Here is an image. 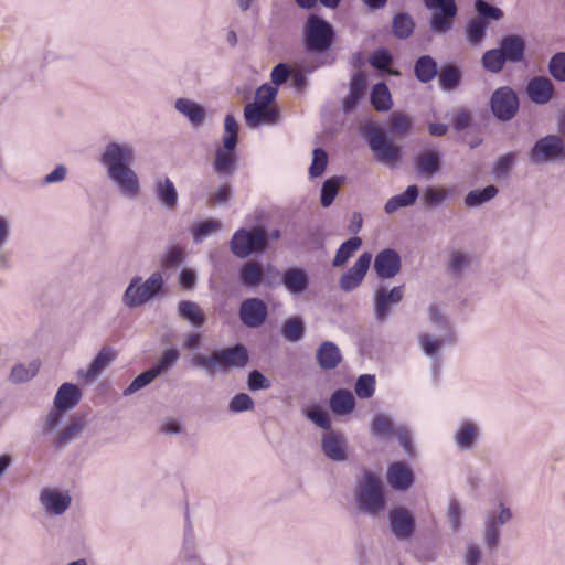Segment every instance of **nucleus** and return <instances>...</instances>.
I'll use <instances>...</instances> for the list:
<instances>
[{
    "mask_svg": "<svg viewBox=\"0 0 565 565\" xmlns=\"http://www.w3.org/2000/svg\"><path fill=\"white\" fill-rule=\"evenodd\" d=\"M134 160L132 146L118 141H109L99 157V163L105 168L108 179L128 199H135L140 191L139 178L131 168Z\"/></svg>",
    "mask_w": 565,
    "mask_h": 565,
    "instance_id": "1",
    "label": "nucleus"
},
{
    "mask_svg": "<svg viewBox=\"0 0 565 565\" xmlns=\"http://www.w3.org/2000/svg\"><path fill=\"white\" fill-rule=\"evenodd\" d=\"M355 502L361 512L370 516H377L385 509L386 499L380 477L363 469L356 478L354 489Z\"/></svg>",
    "mask_w": 565,
    "mask_h": 565,
    "instance_id": "2",
    "label": "nucleus"
},
{
    "mask_svg": "<svg viewBox=\"0 0 565 565\" xmlns=\"http://www.w3.org/2000/svg\"><path fill=\"white\" fill-rule=\"evenodd\" d=\"M247 349L237 343L233 347L221 349L211 355L194 354L191 360V366L203 370L207 375L213 376L216 369L226 372L227 369H242L248 363Z\"/></svg>",
    "mask_w": 565,
    "mask_h": 565,
    "instance_id": "3",
    "label": "nucleus"
},
{
    "mask_svg": "<svg viewBox=\"0 0 565 565\" xmlns=\"http://www.w3.org/2000/svg\"><path fill=\"white\" fill-rule=\"evenodd\" d=\"M335 39L334 28L317 14H310L303 25V46L310 54L321 55L330 51Z\"/></svg>",
    "mask_w": 565,
    "mask_h": 565,
    "instance_id": "4",
    "label": "nucleus"
},
{
    "mask_svg": "<svg viewBox=\"0 0 565 565\" xmlns=\"http://www.w3.org/2000/svg\"><path fill=\"white\" fill-rule=\"evenodd\" d=\"M81 390L72 383H63L54 397V406L45 416L42 424V434L51 435L64 420V413L73 409L81 401Z\"/></svg>",
    "mask_w": 565,
    "mask_h": 565,
    "instance_id": "5",
    "label": "nucleus"
},
{
    "mask_svg": "<svg viewBox=\"0 0 565 565\" xmlns=\"http://www.w3.org/2000/svg\"><path fill=\"white\" fill-rule=\"evenodd\" d=\"M164 281L161 273H153L146 281L135 276L127 286L122 302L129 309L141 307L153 299L163 288Z\"/></svg>",
    "mask_w": 565,
    "mask_h": 565,
    "instance_id": "6",
    "label": "nucleus"
},
{
    "mask_svg": "<svg viewBox=\"0 0 565 565\" xmlns=\"http://www.w3.org/2000/svg\"><path fill=\"white\" fill-rule=\"evenodd\" d=\"M362 135L379 162L392 164L399 159L401 147L390 140L376 122L367 121L362 128Z\"/></svg>",
    "mask_w": 565,
    "mask_h": 565,
    "instance_id": "7",
    "label": "nucleus"
},
{
    "mask_svg": "<svg viewBox=\"0 0 565 565\" xmlns=\"http://www.w3.org/2000/svg\"><path fill=\"white\" fill-rule=\"evenodd\" d=\"M531 163L542 166L565 160V140L558 135L537 139L527 152Z\"/></svg>",
    "mask_w": 565,
    "mask_h": 565,
    "instance_id": "8",
    "label": "nucleus"
},
{
    "mask_svg": "<svg viewBox=\"0 0 565 565\" xmlns=\"http://www.w3.org/2000/svg\"><path fill=\"white\" fill-rule=\"evenodd\" d=\"M267 247V235L264 228H241L236 231L230 242L231 252L238 258H246L254 253L263 252Z\"/></svg>",
    "mask_w": 565,
    "mask_h": 565,
    "instance_id": "9",
    "label": "nucleus"
},
{
    "mask_svg": "<svg viewBox=\"0 0 565 565\" xmlns=\"http://www.w3.org/2000/svg\"><path fill=\"white\" fill-rule=\"evenodd\" d=\"M425 7L433 10L430 30L435 34H446L452 29L458 13L455 0H423Z\"/></svg>",
    "mask_w": 565,
    "mask_h": 565,
    "instance_id": "10",
    "label": "nucleus"
},
{
    "mask_svg": "<svg viewBox=\"0 0 565 565\" xmlns=\"http://www.w3.org/2000/svg\"><path fill=\"white\" fill-rule=\"evenodd\" d=\"M519 106V98L515 92L509 86L499 87L491 95L490 109L493 116L500 121H509L514 118Z\"/></svg>",
    "mask_w": 565,
    "mask_h": 565,
    "instance_id": "11",
    "label": "nucleus"
},
{
    "mask_svg": "<svg viewBox=\"0 0 565 565\" xmlns=\"http://www.w3.org/2000/svg\"><path fill=\"white\" fill-rule=\"evenodd\" d=\"M512 519V512L500 504V512L488 511L483 524V541L489 550L497 548L500 542V529Z\"/></svg>",
    "mask_w": 565,
    "mask_h": 565,
    "instance_id": "12",
    "label": "nucleus"
},
{
    "mask_svg": "<svg viewBox=\"0 0 565 565\" xmlns=\"http://www.w3.org/2000/svg\"><path fill=\"white\" fill-rule=\"evenodd\" d=\"M404 297V286H395L392 289L380 287L374 292V317L377 322L386 320L391 307L398 305Z\"/></svg>",
    "mask_w": 565,
    "mask_h": 565,
    "instance_id": "13",
    "label": "nucleus"
},
{
    "mask_svg": "<svg viewBox=\"0 0 565 565\" xmlns=\"http://www.w3.org/2000/svg\"><path fill=\"white\" fill-rule=\"evenodd\" d=\"M39 501L47 515L58 516L71 507L72 498L67 491L63 492L56 488H44L40 492Z\"/></svg>",
    "mask_w": 565,
    "mask_h": 565,
    "instance_id": "14",
    "label": "nucleus"
},
{
    "mask_svg": "<svg viewBox=\"0 0 565 565\" xmlns=\"http://www.w3.org/2000/svg\"><path fill=\"white\" fill-rule=\"evenodd\" d=\"M371 260V253L365 252L362 255H360V257L355 260L353 266L340 276V288L345 292H350L356 289L363 282L366 273L370 268Z\"/></svg>",
    "mask_w": 565,
    "mask_h": 565,
    "instance_id": "15",
    "label": "nucleus"
},
{
    "mask_svg": "<svg viewBox=\"0 0 565 565\" xmlns=\"http://www.w3.org/2000/svg\"><path fill=\"white\" fill-rule=\"evenodd\" d=\"M87 425V420L84 415H74L70 418L66 426L58 430L53 431L51 445L58 450L64 449L71 443L78 439Z\"/></svg>",
    "mask_w": 565,
    "mask_h": 565,
    "instance_id": "16",
    "label": "nucleus"
},
{
    "mask_svg": "<svg viewBox=\"0 0 565 565\" xmlns=\"http://www.w3.org/2000/svg\"><path fill=\"white\" fill-rule=\"evenodd\" d=\"M239 320L247 328H259L267 319L266 303L259 298H248L241 302Z\"/></svg>",
    "mask_w": 565,
    "mask_h": 565,
    "instance_id": "17",
    "label": "nucleus"
},
{
    "mask_svg": "<svg viewBox=\"0 0 565 565\" xmlns=\"http://www.w3.org/2000/svg\"><path fill=\"white\" fill-rule=\"evenodd\" d=\"M393 535L399 541L409 540L415 532V518L406 508H395L388 512Z\"/></svg>",
    "mask_w": 565,
    "mask_h": 565,
    "instance_id": "18",
    "label": "nucleus"
},
{
    "mask_svg": "<svg viewBox=\"0 0 565 565\" xmlns=\"http://www.w3.org/2000/svg\"><path fill=\"white\" fill-rule=\"evenodd\" d=\"M245 122L249 128H257L262 125H275L279 121L280 115L276 108L248 103L244 107Z\"/></svg>",
    "mask_w": 565,
    "mask_h": 565,
    "instance_id": "19",
    "label": "nucleus"
},
{
    "mask_svg": "<svg viewBox=\"0 0 565 565\" xmlns=\"http://www.w3.org/2000/svg\"><path fill=\"white\" fill-rule=\"evenodd\" d=\"M402 267L399 254L392 248L380 252L374 259V271L381 279H390L395 277Z\"/></svg>",
    "mask_w": 565,
    "mask_h": 565,
    "instance_id": "20",
    "label": "nucleus"
},
{
    "mask_svg": "<svg viewBox=\"0 0 565 565\" xmlns=\"http://www.w3.org/2000/svg\"><path fill=\"white\" fill-rule=\"evenodd\" d=\"M321 449L323 455L331 461L342 462L348 458L347 438L343 434L329 430L322 436Z\"/></svg>",
    "mask_w": 565,
    "mask_h": 565,
    "instance_id": "21",
    "label": "nucleus"
},
{
    "mask_svg": "<svg viewBox=\"0 0 565 565\" xmlns=\"http://www.w3.org/2000/svg\"><path fill=\"white\" fill-rule=\"evenodd\" d=\"M179 559L183 564L204 565L198 553L196 540L190 521L189 512L185 513V526Z\"/></svg>",
    "mask_w": 565,
    "mask_h": 565,
    "instance_id": "22",
    "label": "nucleus"
},
{
    "mask_svg": "<svg viewBox=\"0 0 565 565\" xmlns=\"http://www.w3.org/2000/svg\"><path fill=\"white\" fill-rule=\"evenodd\" d=\"M115 352L110 348H103L86 369H81L77 376L86 382L94 381L115 360Z\"/></svg>",
    "mask_w": 565,
    "mask_h": 565,
    "instance_id": "23",
    "label": "nucleus"
},
{
    "mask_svg": "<svg viewBox=\"0 0 565 565\" xmlns=\"http://www.w3.org/2000/svg\"><path fill=\"white\" fill-rule=\"evenodd\" d=\"M479 436L478 425L471 420H463L454 434V441L459 450L469 451L476 447Z\"/></svg>",
    "mask_w": 565,
    "mask_h": 565,
    "instance_id": "24",
    "label": "nucleus"
},
{
    "mask_svg": "<svg viewBox=\"0 0 565 565\" xmlns=\"http://www.w3.org/2000/svg\"><path fill=\"white\" fill-rule=\"evenodd\" d=\"M526 93L534 104L544 105L552 99L554 86L547 77L537 76L529 82Z\"/></svg>",
    "mask_w": 565,
    "mask_h": 565,
    "instance_id": "25",
    "label": "nucleus"
},
{
    "mask_svg": "<svg viewBox=\"0 0 565 565\" xmlns=\"http://www.w3.org/2000/svg\"><path fill=\"white\" fill-rule=\"evenodd\" d=\"M500 51L509 63H520L525 56V41L516 34L503 36L500 41Z\"/></svg>",
    "mask_w": 565,
    "mask_h": 565,
    "instance_id": "26",
    "label": "nucleus"
},
{
    "mask_svg": "<svg viewBox=\"0 0 565 565\" xmlns=\"http://www.w3.org/2000/svg\"><path fill=\"white\" fill-rule=\"evenodd\" d=\"M318 365L324 370H334L342 361L339 347L332 341H323L316 351Z\"/></svg>",
    "mask_w": 565,
    "mask_h": 565,
    "instance_id": "27",
    "label": "nucleus"
},
{
    "mask_svg": "<svg viewBox=\"0 0 565 565\" xmlns=\"http://www.w3.org/2000/svg\"><path fill=\"white\" fill-rule=\"evenodd\" d=\"M154 195L159 203L168 211L178 205L179 194L174 183L169 178H160L154 183Z\"/></svg>",
    "mask_w": 565,
    "mask_h": 565,
    "instance_id": "28",
    "label": "nucleus"
},
{
    "mask_svg": "<svg viewBox=\"0 0 565 565\" xmlns=\"http://www.w3.org/2000/svg\"><path fill=\"white\" fill-rule=\"evenodd\" d=\"M174 108L195 128L202 126L205 120V109L192 99L178 98L174 103Z\"/></svg>",
    "mask_w": 565,
    "mask_h": 565,
    "instance_id": "29",
    "label": "nucleus"
},
{
    "mask_svg": "<svg viewBox=\"0 0 565 565\" xmlns=\"http://www.w3.org/2000/svg\"><path fill=\"white\" fill-rule=\"evenodd\" d=\"M414 163L418 174L429 178L439 171L441 160L438 151L429 150L417 154Z\"/></svg>",
    "mask_w": 565,
    "mask_h": 565,
    "instance_id": "30",
    "label": "nucleus"
},
{
    "mask_svg": "<svg viewBox=\"0 0 565 565\" xmlns=\"http://www.w3.org/2000/svg\"><path fill=\"white\" fill-rule=\"evenodd\" d=\"M390 484L397 490H406L414 480L412 470L402 462L392 463L387 471Z\"/></svg>",
    "mask_w": 565,
    "mask_h": 565,
    "instance_id": "31",
    "label": "nucleus"
},
{
    "mask_svg": "<svg viewBox=\"0 0 565 565\" xmlns=\"http://www.w3.org/2000/svg\"><path fill=\"white\" fill-rule=\"evenodd\" d=\"M178 316L191 323L193 328H201L204 326L206 318L200 306L191 300H181L177 307Z\"/></svg>",
    "mask_w": 565,
    "mask_h": 565,
    "instance_id": "32",
    "label": "nucleus"
},
{
    "mask_svg": "<svg viewBox=\"0 0 565 565\" xmlns=\"http://www.w3.org/2000/svg\"><path fill=\"white\" fill-rule=\"evenodd\" d=\"M308 282V276L301 268H288L281 277V284L294 295L302 294L306 290Z\"/></svg>",
    "mask_w": 565,
    "mask_h": 565,
    "instance_id": "33",
    "label": "nucleus"
},
{
    "mask_svg": "<svg viewBox=\"0 0 565 565\" xmlns=\"http://www.w3.org/2000/svg\"><path fill=\"white\" fill-rule=\"evenodd\" d=\"M438 72V64L430 55H422L415 61L414 74L417 81L423 84H427L435 79Z\"/></svg>",
    "mask_w": 565,
    "mask_h": 565,
    "instance_id": "34",
    "label": "nucleus"
},
{
    "mask_svg": "<svg viewBox=\"0 0 565 565\" xmlns=\"http://www.w3.org/2000/svg\"><path fill=\"white\" fill-rule=\"evenodd\" d=\"M438 84L445 92L457 89L462 81V72L456 64H444L438 72Z\"/></svg>",
    "mask_w": 565,
    "mask_h": 565,
    "instance_id": "35",
    "label": "nucleus"
},
{
    "mask_svg": "<svg viewBox=\"0 0 565 565\" xmlns=\"http://www.w3.org/2000/svg\"><path fill=\"white\" fill-rule=\"evenodd\" d=\"M419 195V189L417 185H408L406 190L398 195H394L384 205L386 214H393L398 209L412 206Z\"/></svg>",
    "mask_w": 565,
    "mask_h": 565,
    "instance_id": "36",
    "label": "nucleus"
},
{
    "mask_svg": "<svg viewBox=\"0 0 565 565\" xmlns=\"http://www.w3.org/2000/svg\"><path fill=\"white\" fill-rule=\"evenodd\" d=\"M330 408L335 415H348L355 407L353 394L344 388L337 390L330 397Z\"/></svg>",
    "mask_w": 565,
    "mask_h": 565,
    "instance_id": "37",
    "label": "nucleus"
},
{
    "mask_svg": "<svg viewBox=\"0 0 565 565\" xmlns=\"http://www.w3.org/2000/svg\"><path fill=\"white\" fill-rule=\"evenodd\" d=\"M471 263L472 256L469 253L451 250L449 254L447 270L452 277L460 278L470 268Z\"/></svg>",
    "mask_w": 565,
    "mask_h": 565,
    "instance_id": "38",
    "label": "nucleus"
},
{
    "mask_svg": "<svg viewBox=\"0 0 565 565\" xmlns=\"http://www.w3.org/2000/svg\"><path fill=\"white\" fill-rule=\"evenodd\" d=\"M39 370L40 362L38 360H33L28 364L18 363L11 369L9 381L13 384L26 383L36 376Z\"/></svg>",
    "mask_w": 565,
    "mask_h": 565,
    "instance_id": "39",
    "label": "nucleus"
},
{
    "mask_svg": "<svg viewBox=\"0 0 565 565\" xmlns=\"http://www.w3.org/2000/svg\"><path fill=\"white\" fill-rule=\"evenodd\" d=\"M444 342H449L445 335L441 339H436L430 334H422L419 337V344L424 353L434 360L433 372L436 374L439 369V353Z\"/></svg>",
    "mask_w": 565,
    "mask_h": 565,
    "instance_id": "40",
    "label": "nucleus"
},
{
    "mask_svg": "<svg viewBox=\"0 0 565 565\" xmlns=\"http://www.w3.org/2000/svg\"><path fill=\"white\" fill-rule=\"evenodd\" d=\"M489 23L481 22L477 19H471L467 22L463 29L465 39L471 47H480L486 38Z\"/></svg>",
    "mask_w": 565,
    "mask_h": 565,
    "instance_id": "41",
    "label": "nucleus"
},
{
    "mask_svg": "<svg viewBox=\"0 0 565 565\" xmlns=\"http://www.w3.org/2000/svg\"><path fill=\"white\" fill-rule=\"evenodd\" d=\"M370 102L377 111H387L392 108V96L384 82H380L372 87Z\"/></svg>",
    "mask_w": 565,
    "mask_h": 565,
    "instance_id": "42",
    "label": "nucleus"
},
{
    "mask_svg": "<svg viewBox=\"0 0 565 565\" xmlns=\"http://www.w3.org/2000/svg\"><path fill=\"white\" fill-rule=\"evenodd\" d=\"M264 278V270L259 263L247 262L239 270V280L245 287H256Z\"/></svg>",
    "mask_w": 565,
    "mask_h": 565,
    "instance_id": "43",
    "label": "nucleus"
},
{
    "mask_svg": "<svg viewBox=\"0 0 565 565\" xmlns=\"http://www.w3.org/2000/svg\"><path fill=\"white\" fill-rule=\"evenodd\" d=\"M415 30V22L409 13L399 12L394 15L392 21V31L395 38L399 40L408 39Z\"/></svg>",
    "mask_w": 565,
    "mask_h": 565,
    "instance_id": "44",
    "label": "nucleus"
},
{
    "mask_svg": "<svg viewBox=\"0 0 565 565\" xmlns=\"http://www.w3.org/2000/svg\"><path fill=\"white\" fill-rule=\"evenodd\" d=\"M306 331V326L301 317H290L285 320L280 333L289 342H299Z\"/></svg>",
    "mask_w": 565,
    "mask_h": 565,
    "instance_id": "45",
    "label": "nucleus"
},
{
    "mask_svg": "<svg viewBox=\"0 0 565 565\" xmlns=\"http://www.w3.org/2000/svg\"><path fill=\"white\" fill-rule=\"evenodd\" d=\"M361 246L362 239L359 236L350 237L338 248L332 265L334 267L343 266Z\"/></svg>",
    "mask_w": 565,
    "mask_h": 565,
    "instance_id": "46",
    "label": "nucleus"
},
{
    "mask_svg": "<svg viewBox=\"0 0 565 565\" xmlns=\"http://www.w3.org/2000/svg\"><path fill=\"white\" fill-rule=\"evenodd\" d=\"M473 8L477 14L475 19L481 22L490 24V21H499L503 18V11L486 0H476Z\"/></svg>",
    "mask_w": 565,
    "mask_h": 565,
    "instance_id": "47",
    "label": "nucleus"
},
{
    "mask_svg": "<svg viewBox=\"0 0 565 565\" xmlns=\"http://www.w3.org/2000/svg\"><path fill=\"white\" fill-rule=\"evenodd\" d=\"M370 429L371 434L379 438H388L396 430L392 418L385 414L375 415L371 420Z\"/></svg>",
    "mask_w": 565,
    "mask_h": 565,
    "instance_id": "48",
    "label": "nucleus"
},
{
    "mask_svg": "<svg viewBox=\"0 0 565 565\" xmlns=\"http://www.w3.org/2000/svg\"><path fill=\"white\" fill-rule=\"evenodd\" d=\"M498 188L494 185H487L481 190H472L465 196V204L468 207H477L494 199L498 194Z\"/></svg>",
    "mask_w": 565,
    "mask_h": 565,
    "instance_id": "49",
    "label": "nucleus"
},
{
    "mask_svg": "<svg viewBox=\"0 0 565 565\" xmlns=\"http://www.w3.org/2000/svg\"><path fill=\"white\" fill-rule=\"evenodd\" d=\"M214 171L218 174L231 175L236 168L235 154L227 150H216L213 162Z\"/></svg>",
    "mask_w": 565,
    "mask_h": 565,
    "instance_id": "50",
    "label": "nucleus"
},
{
    "mask_svg": "<svg viewBox=\"0 0 565 565\" xmlns=\"http://www.w3.org/2000/svg\"><path fill=\"white\" fill-rule=\"evenodd\" d=\"M343 181V177H332L323 182L320 196V202L323 207H329L333 203Z\"/></svg>",
    "mask_w": 565,
    "mask_h": 565,
    "instance_id": "51",
    "label": "nucleus"
},
{
    "mask_svg": "<svg viewBox=\"0 0 565 565\" xmlns=\"http://www.w3.org/2000/svg\"><path fill=\"white\" fill-rule=\"evenodd\" d=\"M505 60L500 49H491L483 53L481 64L490 73H499L503 70Z\"/></svg>",
    "mask_w": 565,
    "mask_h": 565,
    "instance_id": "52",
    "label": "nucleus"
},
{
    "mask_svg": "<svg viewBox=\"0 0 565 565\" xmlns=\"http://www.w3.org/2000/svg\"><path fill=\"white\" fill-rule=\"evenodd\" d=\"M428 319L436 329L445 332L444 335L449 340V343L452 342L454 337L449 321L445 316L441 315L439 308L436 305L428 307Z\"/></svg>",
    "mask_w": 565,
    "mask_h": 565,
    "instance_id": "53",
    "label": "nucleus"
},
{
    "mask_svg": "<svg viewBox=\"0 0 565 565\" xmlns=\"http://www.w3.org/2000/svg\"><path fill=\"white\" fill-rule=\"evenodd\" d=\"M448 191L446 189L426 186L423 192V204L426 207L433 209L440 205L448 199Z\"/></svg>",
    "mask_w": 565,
    "mask_h": 565,
    "instance_id": "54",
    "label": "nucleus"
},
{
    "mask_svg": "<svg viewBox=\"0 0 565 565\" xmlns=\"http://www.w3.org/2000/svg\"><path fill=\"white\" fill-rule=\"evenodd\" d=\"M158 377L151 369H148L136 376L131 383L124 390L122 395L129 396L142 390Z\"/></svg>",
    "mask_w": 565,
    "mask_h": 565,
    "instance_id": "55",
    "label": "nucleus"
},
{
    "mask_svg": "<svg viewBox=\"0 0 565 565\" xmlns=\"http://www.w3.org/2000/svg\"><path fill=\"white\" fill-rule=\"evenodd\" d=\"M515 158L516 154L514 152H508L495 160L492 169L495 179H502L509 174L515 163Z\"/></svg>",
    "mask_w": 565,
    "mask_h": 565,
    "instance_id": "56",
    "label": "nucleus"
},
{
    "mask_svg": "<svg viewBox=\"0 0 565 565\" xmlns=\"http://www.w3.org/2000/svg\"><path fill=\"white\" fill-rule=\"evenodd\" d=\"M412 126V120L403 113L394 111L390 115V130L394 135H406Z\"/></svg>",
    "mask_w": 565,
    "mask_h": 565,
    "instance_id": "57",
    "label": "nucleus"
},
{
    "mask_svg": "<svg viewBox=\"0 0 565 565\" xmlns=\"http://www.w3.org/2000/svg\"><path fill=\"white\" fill-rule=\"evenodd\" d=\"M355 394L360 398H370L375 392V377L374 375L363 374L360 375L355 382Z\"/></svg>",
    "mask_w": 565,
    "mask_h": 565,
    "instance_id": "58",
    "label": "nucleus"
},
{
    "mask_svg": "<svg viewBox=\"0 0 565 565\" xmlns=\"http://www.w3.org/2000/svg\"><path fill=\"white\" fill-rule=\"evenodd\" d=\"M328 164V154L324 149L316 148L312 151V162L309 167L311 178H319L323 174Z\"/></svg>",
    "mask_w": 565,
    "mask_h": 565,
    "instance_id": "59",
    "label": "nucleus"
},
{
    "mask_svg": "<svg viewBox=\"0 0 565 565\" xmlns=\"http://www.w3.org/2000/svg\"><path fill=\"white\" fill-rule=\"evenodd\" d=\"M179 352L177 349L172 348L163 352L162 356L160 358L159 362L154 364L151 370L153 373H156L157 376L161 375L162 373L167 372L171 367L174 366L177 361L179 360Z\"/></svg>",
    "mask_w": 565,
    "mask_h": 565,
    "instance_id": "60",
    "label": "nucleus"
},
{
    "mask_svg": "<svg viewBox=\"0 0 565 565\" xmlns=\"http://www.w3.org/2000/svg\"><path fill=\"white\" fill-rule=\"evenodd\" d=\"M548 72L554 79L565 82V52H558L551 57Z\"/></svg>",
    "mask_w": 565,
    "mask_h": 565,
    "instance_id": "61",
    "label": "nucleus"
},
{
    "mask_svg": "<svg viewBox=\"0 0 565 565\" xmlns=\"http://www.w3.org/2000/svg\"><path fill=\"white\" fill-rule=\"evenodd\" d=\"M255 407V403L253 398L246 393L236 394L228 404V411L231 413H242L246 411H252Z\"/></svg>",
    "mask_w": 565,
    "mask_h": 565,
    "instance_id": "62",
    "label": "nucleus"
},
{
    "mask_svg": "<svg viewBox=\"0 0 565 565\" xmlns=\"http://www.w3.org/2000/svg\"><path fill=\"white\" fill-rule=\"evenodd\" d=\"M221 227V223L216 220H207L199 223L193 230V239L194 242L201 243L213 232L217 231Z\"/></svg>",
    "mask_w": 565,
    "mask_h": 565,
    "instance_id": "63",
    "label": "nucleus"
},
{
    "mask_svg": "<svg viewBox=\"0 0 565 565\" xmlns=\"http://www.w3.org/2000/svg\"><path fill=\"white\" fill-rule=\"evenodd\" d=\"M370 64L380 71H386L393 62V56L387 49H379L372 53Z\"/></svg>",
    "mask_w": 565,
    "mask_h": 565,
    "instance_id": "64",
    "label": "nucleus"
}]
</instances>
